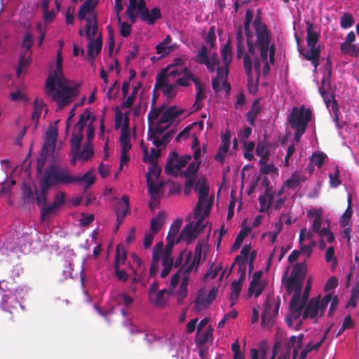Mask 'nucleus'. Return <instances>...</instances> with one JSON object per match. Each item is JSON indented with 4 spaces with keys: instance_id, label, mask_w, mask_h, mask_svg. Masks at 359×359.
<instances>
[{
    "instance_id": "nucleus-1",
    "label": "nucleus",
    "mask_w": 359,
    "mask_h": 359,
    "mask_svg": "<svg viewBox=\"0 0 359 359\" xmlns=\"http://www.w3.org/2000/svg\"><path fill=\"white\" fill-rule=\"evenodd\" d=\"M70 81L65 79L62 74L54 73L50 75L46 83V93L52 97L60 108H63L70 104L73 98L78 95L80 85L69 86Z\"/></svg>"
},
{
    "instance_id": "nucleus-2",
    "label": "nucleus",
    "mask_w": 359,
    "mask_h": 359,
    "mask_svg": "<svg viewBox=\"0 0 359 359\" xmlns=\"http://www.w3.org/2000/svg\"><path fill=\"white\" fill-rule=\"evenodd\" d=\"M312 118L311 109L306 108L305 105L292 107L287 120L290 128L294 130V139L297 142L300 141L301 137L305 133Z\"/></svg>"
},
{
    "instance_id": "nucleus-3",
    "label": "nucleus",
    "mask_w": 359,
    "mask_h": 359,
    "mask_svg": "<svg viewBox=\"0 0 359 359\" xmlns=\"http://www.w3.org/2000/svg\"><path fill=\"white\" fill-rule=\"evenodd\" d=\"M62 185V181L57 171V165H51L48 166L45 170L43 177L39 181L41 194H38L36 191V202L39 206L42 207L47 201V194L49 190L55 186Z\"/></svg>"
},
{
    "instance_id": "nucleus-4",
    "label": "nucleus",
    "mask_w": 359,
    "mask_h": 359,
    "mask_svg": "<svg viewBox=\"0 0 359 359\" xmlns=\"http://www.w3.org/2000/svg\"><path fill=\"white\" fill-rule=\"evenodd\" d=\"M98 29L97 18L95 14L86 18V25L85 27V34L86 38L90 41L88 44L87 55L93 62L95 59L94 50L95 55H98L102 50V41L101 36L94 39Z\"/></svg>"
},
{
    "instance_id": "nucleus-5",
    "label": "nucleus",
    "mask_w": 359,
    "mask_h": 359,
    "mask_svg": "<svg viewBox=\"0 0 359 359\" xmlns=\"http://www.w3.org/2000/svg\"><path fill=\"white\" fill-rule=\"evenodd\" d=\"M57 171L62 181V185L80 184L85 182L84 191L86 192L95 182V178L91 171L86 172L83 176L74 175L69 168L67 167H59L57 165Z\"/></svg>"
},
{
    "instance_id": "nucleus-6",
    "label": "nucleus",
    "mask_w": 359,
    "mask_h": 359,
    "mask_svg": "<svg viewBox=\"0 0 359 359\" xmlns=\"http://www.w3.org/2000/svg\"><path fill=\"white\" fill-rule=\"evenodd\" d=\"M280 305V298L277 299L267 296L264 303V309L262 312L261 325L264 327H271L273 325L276 316L278 313Z\"/></svg>"
},
{
    "instance_id": "nucleus-7",
    "label": "nucleus",
    "mask_w": 359,
    "mask_h": 359,
    "mask_svg": "<svg viewBox=\"0 0 359 359\" xmlns=\"http://www.w3.org/2000/svg\"><path fill=\"white\" fill-rule=\"evenodd\" d=\"M255 29L256 40L255 41L257 48L271 47V33L268 29L266 25L262 22L260 15V10L258 11L257 15L252 23Z\"/></svg>"
},
{
    "instance_id": "nucleus-8",
    "label": "nucleus",
    "mask_w": 359,
    "mask_h": 359,
    "mask_svg": "<svg viewBox=\"0 0 359 359\" xmlns=\"http://www.w3.org/2000/svg\"><path fill=\"white\" fill-rule=\"evenodd\" d=\"M209 189V186L207 184L205 177H200L195 185V190L198 191V201L196 205V208L194 210V218H198L200 216L201 212H202L203 207L205 204L206 205L207 207L208 203L210 201H212V199L208 200Z\"/></svg>"
},
{
    "instance_id": "nucleus-9",
    "label": "nucleus",
    "mask_w": 359,
    "mask_h": 359,
    "mask_svg": "<svg viewBox=\"0 0 359 359\" xmlns=\"http://www.w3.org/2000/svg\"><path fill=\"white\" fill-rule=\"evenodd\" d=\"M137 11L140 14L142 21L147 22L149 25H153L156 20L161 18V10L155 7L149 11L147 7L145 0H139L137 1Z\"/></svg>"
},
{
    "instance_id": "nucleus-10",
    "label": "nucleus",
    "mask_w": 359,
    "mask_h": 359,
    "mask_svg": "<svg viewBox=\"0 0 359 359\" xmlns=\"http://www.w3.org/2000/svg\"><path fill=\"white\" fill-rule=\"evenodd\" d=\"M288 269H287L283 278V282H284L285 287L287 292L290 294L294 291V292L301 293L304 280L300 278H295L294 276H290L289 277L287 276Z\"/></svg>"
},
{
    "instance_id": "nucleus-11",
    "label": "nucleus",
    "mask_w": 359,
    "mask_h": 359,
    "mask_svg": "<svg viewBox=\"0 0 359 359\" xmlns=\"http://www.w3.org/2000/svg\"><path fill=\"white\" fill-rule=\"evenodd\" d=\"M163 251V243L160 241L155 245L152 251V261L149 269L150 277L154 276L158 271L159 262Z\"/></svg>"
},
{
    "instance_id": "nucleus-12",
    "label": "nucleus",
    "mask_w": 359,
    "mask_h": 359,
    "mask_svg": "<svg viewBox=\"0 0 359 359\" xmlns=\"http://www.w3.org/2000/svg\"><path fill=\"white\" fill-rule=\"evenodd\" d=\"M229 67L223 65L217 67V75L212 79V87L215 93H217L221 90L220 82L228 79Z\"/></svg>"
},
{
    "instance_id": "nucleus-13",
    "label": "nucleus",
    "mask_w": 359,
    "mask_h": 359,
    "mask_svg": "<svg viewBox=\"0 0 359 359\" xmlns=\"http://www.w3.org/2000/svg\"><path fill=\"white\" fill-rule=\"evenodd\" d=\"M198 233L196 230V227L194 226L193 222H189L183 228L176 240V243L178 244L184 239L187 244H190L193 240L198 237Z\"/></svg>"
},
{
    "instance_id": "nucleus-14",
    "label": "nucleus",
    "mask_w": 359,
    "mask_h": 359,
    "mask_svg": "<svg viewBox=\"0 0 359 359\" xmlns=\"http://www.w3.org/2000/svg\"><path fill=\"white\" fill-rule=\"evenodd\" d=\"M320 307V298H312L310 299L307 305L304 306V311L302 313V318L306 320L309 317L314 318L317 316Z\"/></svg>"
},
{
    "instance_id": "nucleus-15",
    "label": "nucleus",
    "mask_w": 359,
    "mask_h": 359,
    "mask_svg": "<svg viewBox=\"0 0 359 359\" xmlns=\"http://www.w3.org/2000/svg\"><path fill=\"white\" fill-rule=\"evenodd\" d=\"M83 138V130H76L72 135L70 140V144L72 147V151L74 154V156L71 160V163L74 164L76 158L79 156V150L82 140Z\"/></svg>"
},
{
    "instance_id": "nucleus-16",
    "label": "nucleus",
    "mask_w": 359,
    "mask_h": 359,
    "mask_svg": "<svg viewBox=\"0 0 359 359\" xmlns=\"http://www.w3.org/2000/svg\"><path fill=\"white\" fill-rule=\"evenodd\" d=\"M183 113L182 110L177 109L176 106L170 107L165 110L158 120V123H172L174 119Z\"/></svg>"
},
{
    "instance_id": "nucleus-17",
    "label": "nucleus",
    "mask_w": 359,
    "mask_h": 359,
    "mask_svg": "<svg viewBox=\"0 0 359 359\" xmlns=\"http://www.w3.org/2000/svg\"><path fill=\"white\" fill-rule=\"evenodd\" d=\"M56 144H54L49 142H44L42 149L40 154V158L38 159V165L37 170L38 171L41 170L42 167L43 166L45 161L47 158L53 154Z\"/></svg>"
},
{
    "instance_id": "nucleus-18",
    "label": "nucleus",
    "mask_w": 359,
    "mask_h": 359,
    "mask_svg": "<svg viewBox=\"0 0 359 359\" xmlns=\"http://www.w3.org/2000/svg\"><path fill=\"white\" fill-rule=\"evenodd\" d=\"M243 58V68L245 70V72L248 76V90L250 92H252L250 84V83H252V66L253 62L252 60V56L250 55L249 53H243V55L242 57Z\"/></svg>"
},
{
    "instance_id": "nucleus-19",
    "label": "nucleus",
    "mask_w": 359,
    "mask_h": 359,
    "mask_svg": "<svg viewBox=\"0 0 359 359\" xmlns=\"http://www.w3.org/2000/svg\"><path fill=\"white\" fill-rule=\"evenodd\" d=\"M306 43L308 47H320L319 45H317L318 41L319 40V34L313 31V24L307 21L306 22Z\"/></svg>"
},
{
    "instance_id": "nucleus-20",
    "label": "nucleus",
    "mask_w": 359,
    "mask_h": 359,
    "mask_svg": "<svg viewBox=\"0 0 359 359\" xmlns=\"http://www.w3.org/2000/svg\"><path fill=\"white\" fill-rule=\"evenodd\" d=\"M306 304V295H303L302 297L301 298V293L294 292L290 302V310H303Z\"/></svg>"
},
{
    "instance_id": "nucleus-21",
    "label": "nucleus",
    "mask_w": 359,
    "mask_h": 359,
    "mask_svg": "<svg viewBox=\"0 0 359 359\" xmlns=\"http://www.w3.org/2000/svg\"><path fill=\"white\" fill-rule=\"evenodd\" d=\"M146 178L149 194L151 199L155 200L158 198V194L163 188V184L162 182L156 184L154 179L149 176H146Z\"/></svg>"
},
{
    "instance_id": "nucleus-22",
    "label": "nucleus",
    "mask_w": 359,
    "mask_h": 359,
    "mask_svg": "<svg viewBox=\"0 0 359 359\" xmlns=\"http://www.w3.org/2000/svg\"><path fill=\"white\" fill-rule=\"evenodd\" d=\"M98 1H85L84 3L81 6L78 13V18L79 20H86V15L93 12L94 9L97 6Z\"/></svg>"
},
{
    "instance_id": "nucleus-23",
    "label": "nucleus",
    "mask_w": 359,
    "mask_h": 359,
    "mask_svg": "<svg viewBox=\"0 0 359 359\" xmlns=\"http://www.w3.org/2000/svg\"><path fill=\"white\" fill-rule=\"evenodd\" d=\"M315 214V219L313 222L311 229L313 232L319 234L322 232L321 225L323 223L322 212L317 209H313L307 212V216L311 217V215Z\"/></svg>"
},
{
    "instance_id": "nucleus-24",
    "label": "nucleus",
    "mask_w": 359,
    "mask_h": 359,
    "mask_svg": "<svg viewBox=\"0 0 359 359\" xmlns=\"http://www.w3.org/2000/svg\"><path fill=\"white\" fill-rule=\"evenodd\" d=\"M165 215L163 212H159L158 215L151 220L149 231L158 233L165 223Z\"/></svg>"
},
{
    "instance_id": "nucleus-25",
    "label": "nucleus",
    "mask_w": 359,
    "mask_h": 359,
    "mask_svg": "<svg viewBox=\"0 0 359 359\" xmlns=\"http://www.w3.org/2000/svg\"><path fill=\"white\" fill-rule=\"evenodd\" d=\"M261 111V107L259 105V100L257 99L253 101L250 109L246 114V117L248 123L251 126H254L256 121L257 117L259 113Z\"/></svg>"
},
{
    "instance_id": "nucleus-26",
    "label": "nucleus",
    "mask_w": 359,
    "mask_h": 359,
    "mask_svg": "<svg viewBox=\"0 0 359 359\" xmlns=\"http://www.w3.org/2000/svg\"><path fill=\"white\" fill-rule=\"evenodd\" d=\"M213 339V329L209 326L206 330L203 332H197L196 342L198 345H204L209 341H212Z\"/></svg>"
},
{
    "instance_id": "nucleus-27",
    "label": "nucleus",
    "mask_w": 359,
    "mask_h": 359,
    "mask_svg": "<svg viewBox=\"0 0 359 359\" xmlns=\"http://www.w3.org/2000/svg\"><path fill=\"white\" fill-rule=\"evenodd\" d=\"M306 273L307 266L306 262L304 261V262L297 263L293 266L290 276L304 280Z\"/></svg>"
},
{
    "instance_id": "nucleus-28",
    "label": "nucleus",
    "mask_w": 359,
    "mask_h": 359,
    "mask_svg": "<svg viewBox=\"0 0 359 359\" xmlns=\"http://www.w3.org/2000/svg\"><path fill=\"white\" fill-rule=\"evenodd\" d=\"M242 283L241 281L235 280L232 282L231 286V296L230 300L231 302L230 306H233L237 302L241 292L242 290Z\"/></svg>"
},
{
    "instance_id": "nucleus-29",
    "label": "nucleus",
    "mask_w": 359,
    "mask_h": 359,
    "mask_svg": "<svg viewBox=\"0 0 359 359\" xmlns=\"http://www.w3.org/2000/svg\"><path fill=\"white\" fill-rule=\"evenodd\" d=\"M236 57L240 60L242 58L245 52V41L243 36V31L241 28H239L236 33Z\"/></svg>"
},
{
    "instance_id": "nucleus-30",
    "label": "nucleus",
    "mask_w": 359,
    "mask_h": 359,
    "mask_svg": "<svg viewBox=\"0 0 359 359\" xmlns=\"http://www.w3.org/2000/svg\"><path fill=\"white\" fill-rule=\"evenodd\" d=\"M212 205V201H210L208 203V206L205 208L203 212L197 218L198 220L196 222L195 224H194V226L196 227V230L200 233L201 232L205 227V225L203 224V221L206 217H208L210 214V208Z\"/></svg>"
},
{
    "instance_id": "nucleus-31",
    "label": "nucleus",
    "mask_w": 359,
    "mask_h": 359,
    "mask_svg": "<svg viewBox=\"0 0 359 359\" xmlns=\"http://www.w3.org/2000/svg\"><path fill=\"white\" fill-rule=\"evenodd\" d=\"M120 257H119V247L116 248V253L114 261L115 273L118 280L126 282L128 278V273L124 270L119 269Z\"/></svg>"
},
{
    "instance_id": "nucleus-32",
    "label": "nucleus",
    "mask_w": 359,
    "mask_h": 359,
    "mask_svg": "<svg viewBox=\"0 0 359 359\" xmlns=\"http://www.w3.org/2000/svg\"><path fill=\"white\" fill-rule=\"evenodd\" d=\"M221 56L223 65L225 66H230L232 61V48L231 47L229 40H228L226 44L222 47L221 50Z\"/></svg>"
},
{
    "instance_id": "nucleus-33",
    "label": "nucleus",
    "mask_w": 359,
    "mask_h": 359,
    "mask_svg": "<svg viewBox=\"0 0 359 359\" xmlns=\"http://www.w3.org/2000/svg\"><path fill=\"white\" fill-rule=\"evenodd\" d=\"M340 50L343 54L351 57H358L359 55V46L352 43H341Z\"/></svg>"
},
{
    "instance_id": "nucleus-34",
    "label": "nucleus",
    "mask_w": 359,
    "mask_h": 359,
    "mask_svg": "<svg viewBox=\"0 0 359 359\" xmlns=\"http://www.w3.org/2000/svg\"><path fill=\"white\" fill-rule=\"evenodd\" d=\"M273 201V196L272 194H268V190L266 189L264 194L262 195L259 198V212H264L266 210H268Z\"/></svg>"
},
{
    "instance_id": "nucleus-35",
    "label": "nucleus",
    "mask_w": 359,
    "mask_h": 359,
    "mask_svg": "<svg viewBox=\"0 0 359 359\" xmlns=\"http://www.w3.org/2000/svg\"><path fill=\"white\" fill-rule=\"evenodd\" d=\"M309 50L304 51L302 48H298L299 53L304 57L306 60H313L318 57H320V47H309Z\"/></svg>"
},
{
    "instance_id": "nucleus-36",
    "label": "nucleus",
    "mask_w": 359,
    "mask_h": 359,
    "mask_svg": "<svg viewBox=\"0 0 359 359\" xmlns=\"http://www.w3.org/2000/svg\"><path fill=\"white\" fill-rule=\"evenodd\" d=\"M177 159H179V156L176 151H172V152L170 153L168 158L167 163H166V165L165 168L166 174H168L169 175H174L175 174V167L174 162L175 161L177 162Z\"/></svg>"
},
{
    "instance_id": "nucleus-37",
    "label": "nucleus",
    "mask_w": 359,
    "mask_h": 359,
    "mask_svg": "<svg viewBox=\"0 0 359 359\" xmlns=\"http://www.w3.org/2000/svg\"><path fill=\"white\" fill-rule=\"evenodd\" d=\"M182 72L184 76L177 80V83L180 86L187 87L190 85L189 81H192L194 82V80L198 79L197 77L194 76L187 67H184L182 69Z\"/></svg>"
},
{
    "instance_id": "nucleus-38",
    "label": "nucleus",
    "mask_w": 359,
    "mask_h": 359,
    "mask_svg": "<svg viewBox=\"0 0 359 359\" xmlns=\"http://www.w3.org/2000/svg\"><path fill=\"white\" fill-rule=\"evenodd\" d=\"M174 133V130H169L163 135L161 139H159L158 136H156L155 137L148 138V140H152L153 144L157 147H160L163 145L168 144L170 139L172 137Z\"/></svg>"
},
{
    "instance_id": "nucleus-39",
    "label": "nucleus",
    "mask_w": 359,
    "mask_h": 359,
    "mask_svg": "<svg viewBox=\"0 0 359 359\" xmlns=\"http://www.w3.org/2000/svg\"><path fill=\"white\" fill-rule=\"evenodd\" d=\"M44 107L43 102L38 99H36L34 102V111L32 114V119L35 121L34 128H36L38 126L39 119Z\"/></svg>"
},
{
    "instance_id": "nucleus-40",
    "label": "nucleus",
    "mask_w": 359,
    "mask_h": 359,
    "mask_svg": "<svg viewBox=\"0 0 359 359\" xmlns=\"http://www.w3.org/2000/svg\"><path fill=\"white\" fill-rule=\"evenodd\" d=\"M168 79L167 76L166 70L164 69L162 72L156 76V83L154 87V91H156L158 89H162L168 84Z\"/></svg>"
},
{
    "instance_id": "nucleus-41",
    "label": "nucleus",
    "mask_w": 359,
    "mask_h": 359,
    "mask_svg": "<svg viewBox=\"0 0 359 359\" xmlns=\"http://www.w3.org/2000/svg\"><path fill=\"white\" fill-rule=\"evenodd\" d=\"M304 177L301 176L297 172H294V174H292L291 178L285 182V185L289 189H294L297 188L299 186L300 183L302 182H304Z\"/></svg>"
},
{
    "instance_id": "nucleus-42",
    "label": "nucleus",
    "mask_w": 359,
    "mask_h": 359,
    "mask_svg": "<svg viewBox=\"0 0 359 359\" xmlns=\"http://www.w3.org/2000/svg\"><path fill=\"white\" fill-rule=\"evenodd\" d=\"M210 59V58L208 56V48L205 45H203L196 57L194 58V60L198 64L204 65L205 62H206L207 60H209Z\"/></svg>"
},
{
    "instance_id": "nucleus-43",
    "label": "nucleus",
    "mask_w": 359,
    "mask_h": 359,
    "mask_svg": "<svg viewBox=\"0 0 359 359\" xmlns=\"http://www.w3.org/2000/svg\"><path fill=\"white\" fill-rule=\"evenodd\" d=\"M359 299V281L356 283L351 290L350 299L346 304V307L355 308L357 306Z\"/></svg>"
},
{
    "instance_id": "nucleus-44",
    "label": "nucleus",
    "mask_w": 359,
    "mask_h": 359,
    "mask_svg": "<svg viewBox=\"0 0 359 359\" xmlns=\"http://www.w3.org/2000/svg\"><path fill=\"white\" fill-rule=\"evenodd\" d=\"M167 292L168 290L166 289L159 290L158 292L154 293L152 299H150V301L156 306H162L166 302L164 295Z\"/></svg>"
},
{
    "instance_id": "nucleus-45",
    "label": "nucleus",
    "mask_w": 359,
    "mask_h": 359,
    "mask_svg": "<svg viewBox=\"0 0 359 359\" xmlns=\"http://www.w3.org/2000/svg\"><path fill=\"white\" fill-rule=\"evenodd\" d=\"M182 222L181 219H176L170 226V230L167 235L166 240L175 241L177 234L179 233L182 226Z\"/></svg>"
},
{
    "instance_id": "nucleus-46",
    "label": "nucleus",
    "mask_w": 359,
    "mask_h": 359,
    "mask_svg": "<svg viewBox=\"0 0 359 359\" xmlns=\"http://www.w3.org/2000/svg\"><path fill=\"white\" fill-rule=\"evenodd\" d=\"M57 208L51 204L50 205H43L41 209V217L42 220H47L49 219L51 215H54L57 210Z\"/></svg>"
},
{
    "instance_id": "nucleus-47",
    "label": "nucleus",
    "mask_w": 359,
    "mask_h": 359,
    "mask_svg": "<svg viewBox=\"0 0 359 359\" xmlns=\"http://www.w3.org/2000/svg\"><path fill=\"white\" fill-rule=\"evenodd\" d=\"M121 150L129 152L131 149L130 132H121L120 137Z\"/></svg>"
},
{
    "instance_id": "nucleus-48",
    "label": "nucleus",
    "mask_w": 359,
    "mask_h": 359,
    "mask_svg": "<svg viewBox=\"0 0 359 359\" xmlns=\"http://www.w3.org/2000/svg\"><path fill=\"white\" fill-rule=\"evenodd\" d=\"M91 113L88 109L81 114L79 121L75 124V130H83L84 123H86L91 118Z\"/></svg>"
},
{
    "instance_id": "nucleus-49",
    "label": "nucleus",
    "mask_w": 359,
    "mask_h": 359,
    "mask_svg": "<svg viewBox=\"0 0 359 359\" xmlns=\"http://www.w3.org/2000/svg\"><path fill=\"white\" fill-rule=\"evenodd\" d=\"M129 197L126 195H123L121 198V201L118 202L117 207L121 208V217L125 218L129 212Z\"/></svg>"
},
{
    "instance_id": "nucleus-50",
    "label": "nucleus",
    "mask_w": 359,
    "mask_h": 359,
    "mask_svg": "<svg viewBox=\"0 0 359 359\" xmlns=\"http://www.w3.org/2000/svg\"><path fill=\"white\" fill-rule=\"evenodd\" d=\"M194 83L196 90V103L198 104L199 102H202L203 100L205 97V88L199 79L194 80Z\"/></svg>"
},
{
    "instance_id": "nucleus-51",
    "label": "nucleus",
    "mask_w": 359,
    "mask_h": 359,
    "mask_svg": "<svg viewBox=\"0 0 359 359\" xmlns=\"http://www.w3.org/2000/svg\"><path fill=\"white\" fill-rule=\"evenodd\" d=\"M250 231H251L250 227L245 228V229L241 230V231L238 233V234L237 235V236L236 238L234 243L233 244L232 248L233 250L238 249L241 247V243H243V240L248 235V233H250Z\"/></svg>"
},
{
    "instance_id": "nucleus-52",
    "label": "nucleus",
    "mask_w": 359,
    "mask_h": 359,
    "mask_svg": "<svg viewBox=\"0 0 359 359\" xmlns=\"http://www.w3.org/2000/svg\"><path fill=\"white\" fill-rule=\"evenodd\" d=\"M163 123H156L155 128L149 126L148 130V138L155 137L158 135L163 134L170 126L165 127L162 126Z\"/></svg>"
},
{
    "instance_id": "nucleus-53",
    "label": "nucleus",
    "mask_w": 359,
    "mask_h": 359,
    "mask_svg": "<svg viewBox=\"0 0 359 359\" xmlns=\"http://www.w3.org/2000/svg\"><path fill=\"white\" fill-rule=\"evenodd\" d=\"M184 257H185V264H187L190 262V260L192 257V252L191 251L187 252L186 250L181 251L180 253L179 254L178 257L176 258L173 266H175V267L180 266L182 264Z\"/></svg>"
},
{
    "instance_id": "nucleus-54",
    "label": "nucleus",
    "mask_w": 359,
    "mask_h": 359,
    "mask_svg": "<svg viewBox=\"0 0 359 359\" xmlns=\"http://www.w3.org/2000/svg\"><path fill=\"white\" fill-rule=\"evenodd\" d=\"M30 55L31 52H25L24 54L20 55L19 59V65L17 69V74L18 76H20L23 69L29 65Z\"/></svg>"
},
{
    "instance_id": "nucleus-55",
    "label": "nucleus",
    "mask_w": 359,
    "mask_h": 359,
    "mask_svg": "<svg viewBox=\"0 0 359 359\" xmlns=\"http://www.w3.org/2000/svg\"><path fill=\"white\" fill-rule=\"evenodd\" d=\"M22 198L24 203H29L34 199V194L30 186L23 184L22 187Z\"/></svg>"
},
{
    "instance_id": "nucleus-56",
    "label": "nucleus",
    "mask_w": 359,
    "mask_h": 359,
    "mask_svg": "<svg viewBox=\"0 0 359 359\" xmlns=\"http://www.w3.org/2000/svg\"><path fill=\"white\" fill-rule=\"evenodd\" d=\"M255 148V143L253 142H243V149H244V158L248 161L254 159V155L252 151Z\"/></svg>"
},
{
    "instance_id": "nucleus-57",
    "label": "nucleus",
    "mask_w": 359,
    "mask_h": 359,
    "mask_svg": "<svg viewBox=\"0 0 359 359\" xmlns=\"http://www.w3.org/2000/svg\"><path fill=\"white\" fill-rule=\"evenodd\" d=\"M165 108V104H163L158 107H153V106H151V109L147 115V119L149 122L156 120L161 114Z\"/></svg>"
},
{
    "instance_id": "nucleus-58",
    "label": "nucleus",
    "mask_w": 359,
    "mask_h": 359,
    "mask_svg": "<svg viewBox=\"0 0 359 359\" xmlns=\"http://www.w3.org/2000/svg\"><path fill=\"white\" fill-rule=\"evenodd\" d=\"M354 23L353 18L351 14L345 13L340 18V25L342 29H348Z\"/></svg>"
},
{
    "instance_id": "nucleus-59",
    "label": "nucleus",
    "mask_w": 359,
    "mask_h": 359,
    "mask_svg": "<svg viewBox=\"0 0 359 359\" xmlns=\"http://www.w3.org/2000/svg\"><path fill=\"white\" fill-rule=\"evenodd\" d=\"M13 300H14V299L11 296L4 294L2 297L1 302L3 309L11 312V309H15L16 307V304H18V302L15 301V304L13 305L11 304Z\"/></svg>"
},
{
    "instance_id": "nucleus-60",
    "label": "nucleus",
    "mask_w": 359,
    "mask_h": 359,
    "mask_svg": "<svg viewBox=\"0 0 359 359\" xmlns=\"http://www.w3.org/2000/svg\"><path fill=\"white\" fill-rule=\"evenodd\" d=\"M167 244L165 245V249L163 250L162 255H161V259H173L172 257V248L174 246L175 241L172 240H167Z\"/></svg>"
},
{
    "instance_id": "nucleus-61",
    "label": "nucleus",
    "mask_w": 359,
    "mask_h": 359,
    "mask_svg": "<svg viewBox=\"0 0 359 359\" xmlns=\"http://www.w3.org/2000/svg\"><path fill=\"white\" fill-rule=\"evenodd\" d=\"M229 145L221 144L217 154L215 156V160L223 164L224 162V154L228 152L229 149Z\"/></svg>"
},
{
    "instance_id": "nucleus-62",
    "label": "nucleus",
    "mask_w": 359,
    "mask_h": 359,
    "mask_svg": "<svg viewBox=\"0 0 359 359\" xmlns=\"http://www.w3.org/2000/svg\"><path fill=\"white\" fill-rule=\"evenodd\" d=\"M118 24L120 27V34L123 37H128L131 33V25L128 22H122L121 17H118Z\"/></svg>"
},
{
    "instance_id": "nucleus-63",
    "label": "nucleus",
    "mask_w": 359,
    "mask_h": 359,
    "mask_svg": "<svg viewBox=\"0 0 359 359\" xmlns=\"http://www.w3.org/2000/svg\"><path fill=\"white\" fill-rule=\"evenodd\" d=\"M93 155V149L90 144L87 143L83 147V150L80 152L79 156L76 158H81L84 161H88Z\"/></svg>"
},
{
    "instance_id": "nucleus-64",
    "label": "nucleus",
    "mask_w": 359,
    "mask_h": 359,
    "mask_svg": "<svg viewBox=\"0 0 359 359\" xmlns=\"http://www.w3.org/2000/svg\"><path fill=\"white\" fill-rule=\"evenodd\" d=\"M325 157L323 153H314L311 157V162L320 168L323 165Z\"/></svg>"
}]
</instances>
